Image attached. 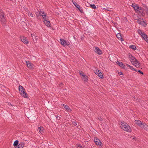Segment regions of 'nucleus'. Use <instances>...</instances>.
Segmentation results:
<instances>
[{
  "label": "nucleus",
  "mask_w": 148,
  "mask_h": 148,
  "mask_svg": "<svg viewBox=\"0 0 148 148\" xmlns=\"http://www.w3.org/2000/svg\"><path fill=\"white\" fill-rule=\"evenodd\" d=\"M120 127L124 131L128 132H130L132 130L130 127L124 121H122L119 123Z\"/></svg>",
  "instance_id": "obj_1"
},
{
  "label": "nucleus",
  "mask_w": 148,
  "mask_h": 148,
  "mask_svg": "<svg viewBox=\"0 0 148 148\" xmlns=\"http://www.w3.org/2000/svg\"><path fill=\"white\" fill-rule=\"evenodd\" d=\"M132 7L134 8L136 12L140 14L142 16L145 15V13L143 12V9L141 7H139L138 5L134 3L132 5Z\"/></svg>",
  "instance_id": "obj_2"
},
{
  "label": "nucleus",
  "mask_w": 148,
  "mask_h": 148,
  "mask_svg": "<svg viewBox=\"0 0 148 148\" xmlns=\"http://www.w3.org/2000/svg\"><path fill=\"white\" fill-rule=\"evenodd\" d=\"M19 90L20 94L24 97L28 98V95L25 92V89L21 86H19Z\"/></svg>",
  "instance_id": "obj_3"
},
{
  "label": "nucleus",
  "mask_w": 148,
  "mask_h": 148,
  "mask_svg": "<svg viewBox=\"0 0 148 148\" xmlns=\"http://www.w3.org/2000/svg\"><path fill=\"white\" fill-rule=\"evenodd\" d=\"M138 34L141 36L142 38L145 40L148 43V36H147L140 29L138 30Z\"/></svg>",
  "instance_id": "obj_4"
},
{
  "label": "nucleus",
  "mask_w": 148,
  "mask_h": 148,
  "mask_svg": "<svg viewBox=\"0 0 148 148\" xmlns=\"http://www.w3.org/2000/svg\"><path fill=\"white\" fill-rule=\"evenodd\" d=\"M60 44L64 47L66 46H69L70 45V43L68 41H66L62 38L60 39Z\"/></svg>",
  "instance_id": "obj_5"
},
{
  "label": "nucleus",
  "mask_w": 148,
  "mask_h": 148,
  "mask_svg": "<svg viewBox=\"0 0 148 148\" xmlns=\"http://www.w3.org/2000/svg\"><path fill=\"white\" fill-rule=\"evenodd\" d=\"M136 20H137V22L138 24L144 27L146 26L147 24L146 22L143 20V18H139L136 19Z\"/></svg>",
  "instance_id": "obj_6"
},
{
  "label": "nucleus",
  "mask_w": 148,
  "mask_h": 148,
  "mask_svg": "<svg viewBox=\"0 0 148 148\" xmlns=\"http://www.w3.org/2000/svg\"><path fill=\"white\" fill-rule=\"evenodd\" d=\"M0 21L3 23H5L6 20L4 16V13L2 10H0Z\"/></svg>",
  "instance_id": "obj_7"
},
{
  "label": "nucleus",
  "mask_w": 148,
  "mask_h": 148,
  "mask_svg": "<svg viewBox=\"0 0 148 148\" xmlns=\"http://www.w3.org/2000/svg\"><path fill=\"white\" fill-rule=\"evenodd\" d=\"M21 40L25 44H28L29 42L27 38L25 36H21L20 37Z\"/></svg>",
  "instance_id": "obj_8"
},
{
  "label": "nucleus",
  "mask_w": 148,
  "mask_h": 148,
  "mask_svg": "<svg viewBox=\"0 0 148 148\" xmlns=\"http://www.w3.org/2000/svg\"><path fill=\"white\" fill-rule=\"evenodd\" d=\"M94 51L96 53L99 55H101L102 53V51L98 47H94Z\"/></svg>",
  "instance_id": "obj_9"
},
{
  "label": "nucleus",
  "mask_w": 148,
  "mask_h": 148,
  "mask_svg": "<svg viewBox=\"0 0 148 148\" xmlns=\"http://www.w3.org/2000/svg\"><path fill=\"white\" fill-rule=\"evenodd\" d=\"M72 2L75 6L78 9L80 12L81 13H82L83 10L82 8H80L79 5H78L75 1H73Z\"/></svg>",
  "instance_id": "obj_10"
},
{
  "label": "nucleus",
  "mask_w": 148,
  "mask_h": 148,
  "mask_svg": "<svg viewBox=\"0 0 148 148\" xmlns=\"http://www.w3.org/2000/svg\"><path fill=\"white\" fill-rule=\"evenodd\" d=\"M130 60L132 63H134L137 60L131 54H129Z\"/></svg>",
  "instance_id": "obj_11"
},
{
  "label": "nucleus",
  "mask_w": 148,
  "mask_h": 148,
  "mask_svg": "<svg viewBox=\"0 0 148 148\" xmlns=\"http://www.w3.org/2000/svg\"><path fill=\"white\" fill-rule=\"evenodd\" d=\"M140 127L146 131H148V125L145 123H142Z\"/></svg>",
  "instance_id": "obj_12"
},
{
  "label": "nucleus",
  "mask_w": 148,
  "mask_h": 148,
  "mask_svg": "<svg viewBox=\"0 0 148 148\" xmlns=\"http://www.w3.org/2000/svg\"><path fill=\"white\" fill-rule=\"evenodd\" d=\"M95 74L99 76L100 78H103V75L102 73L100 72L99 70H96L95 71Z\"/></svg>",
  "instance_id": "obj_13"
},
{
  "label": "nucleus",
  "mask_w": 148,
  "mask_h": 148,
  "mask_svg": "<svg viewBox=\"0 0 148 148\" xmlns=\"http://www.w3.org/2000/svg\"><path fill=\"white\" fill-rule=\"evenodd\" d=\"M94 140L95 143L97 145L99 146L101 145L102 143H101L99 139L97 138H94Z\"/></svg>",
  "instance_id": "obj_14"
},
{
  "label": "nucleus",
  "mask_w": 148,
  "mask_h": 148,
  "mask_svg": "<svg viewBox=\"0 0 148 148\" xmlns=\"http://www.w3.org/2000/svg\"><path fill=\"white\" fill-rule=\"evenodd\" d=\"M26 65H27V66L28 68H30V69H32L33 68V64H32L30 63L29 61H26Z\"/></svg>",
  "instance_id": "obj_15"
},
{
  "label": "nucleus",
  "mask_w": 148,
  "mask_h": 148,
  "mask_svg": "<svg viewBox=\"0 0 148 148\" xmlns=\"http://www.w3.org/2000/svg\"><path fill=\"white\" fill-rule=\"evenodd\" d=\"M44 22L46 25L48 27L51 26V24L49 21H48L47 19H45L44 21Z\"/></svg>",
  "instance_id": "obj_16"
},
{
  "label": "nucleus",
  "mask_w": 148,
  "mask_h": 148,
  "mask_svg": "<svg viewBox=\"0 0 148 148\" xmlns=\"http://www.w3.org/2000/svg\"><path fill=\"white\" fill-rule=\"evenodd\" d=\"M24 146V144L23 142H20V143L18 145L17 148H23Z\"/></svg>",
  "instance_id": "obj_17"
},
{
  "label": "nucleus",
  "mask_w": 148,
  "mask_h": 148,
  "mask_svg": "<svg viewBox=\"0 0 148 148\" xmlns=\"http://www.w3.org/2000/svg\"><path fill=\"white\" fill-rule=\"evenodd\" d=\"M134 122L136 124L140 127L142 123L139 120H135Z\"/></svg>",
  "instance_id": "obj_18"
},
{
  "label": "nucleus",
  "mask_w": 148,
  "mask_h": 148,
  "mask_svg": "<svg viewBox=\"0 0 148 148\" xmlns=\"http://www.w3.org/2000/svg\"><path fill=\"white\" fill-rule=\"evenodd\" d=\"M116 63L117 64H118V65H119L120 66L122 67V68H124V65L123 64L122 62L117 61Z\"/></svg>",
  "instance_id": "obj_19"
},
{
  "label": "nucleus",
  "mask_w": 148,
  "mask_h": 148,
  "mask_svg": "<svg viewBox=\"0 0 148 148\" xmlns=\"http://www.w3.org/2000/svg\"><path fill=\"white\" fill-rule=\"evenodd\" d=\"M117 37L119 39V40H122V37L121 36V33H119L117 34L116 35Z\"/></svg>",
  "instance_id": "obj_20"
},
{
  "label": "nucleus",
  "mask_w": 148,
  "mask_h": 148,
  "mask_svg": "<svg viewBox=\"0 0 148 148\" xmlns=\"http://www.w3.org/2000/svg\"><path fill=\"white\" fill-rule=\"evenodd\" d=\"M33 36H34V39L35 40V41L36 42L37 40V39H38L37 38V36H36V35L34 34H31V36L32 37L34 42H35V40L34 38L33 37Z\"/></svg>",
  "instance_id": "obj_21"
},
{
  "label": "nucleus",
  "mask_w": 148,
  "mask_h": 148,
  "mask_svg": "<svg viewBox=\"0 0 148 148\" xmlns=\"http://www.w3.org/2000/svg\"><path fill=\"white\" fill-rule=\"evenodd\" d=\"M62 106L66 109L68 111H71V110L69 106L64 104H63Z\"/></svg>",
  "instance_id": "obj_22"
},
{
  "label": "nucleus",
  "mask_w": 148,
  "mask_h": 148,
  "mask_svg": "<svg viewBox=\"0 0 148 148\" xmlns=\"http://www.w3.org/2000/svg\"><path fill=\"white\" fill-rule=\"evenodd\" d=\"M134 63V64L135 66L137 68L139 67L140 66V64L139 63L137 60H136V61H135V62Z\"/></svg>",
  "instance_id": "obj_23"
},
{
  "label": "nucleus",
  "mask_w": 148,
  "mask_h": 148,
  "mask_svg": "<svg viewBox=\"0 0 148 148\" xmlns=\"http://www.w3.org/2000/svg\"><path fill=\"white\" fill-rule=\"evenodd\" d=\"M127 67H129L130 69L134 71H137V70L135 69L134 68L133 66H131L127 64Z\"/></svg>",
  "instance_id": "obj_24"
},
{
  "label": "nucleus",
  "mask_w": 148,
  "mask_h": 148,
  "mask_svg": "<svg viewBox=\"0 0 148 148\" xmlns=\"http://www.w3.org/2000/svg\"><path fill=\"white\" fill-rule=\"evenodd\" d=\"M18 141L17 140H16L14 142L13 145L14 147L17 146L18 144Z\"/></svg>",
  "instance_id": "obj_25"
},
{
  "label": "nucleus",
  "mask_w": 148,
  "mask_h": 148,
  "mask_svg": "<svg viewBox=\"0 0 148 148\" xmlns=\"http://www.w3.org/2000/svg\"><path fill=\"white\" fill-rule=\"evenodd\" d=\"M82 75L84 77L83 78V80L85 82H87L88 79L86 75Z\"/></svg>",
  "instance_id": "obj_26"
},
{
  "label": "nucleus",
  "mask_w": 148,
  "mask_h": 148,
  "mask_svg": "<svg viewBox=\"0 0 148 148\" xmlns=\"http://www.w3.org/2000/svg\"><path fill=\"white\" fill-rule=\"evenodd\" d=\"M130 47L133 50H136V46L135 45H132L130 46Z\"/></svg>",
  "instance_id": "obj_27"
},
{
  "label": "nucleus",
  "mask_w": 148,
  "mask_h": 148,
  "mask_svg": "<svg viewBox=\"0 0 148 148\" xmlns=\"http://www.w3.org/2000/svg\"><path fill=\"white\" fill-rule=\"evenodd\" d=\"M39 132L40 133L43 132V128L42 127H38Z\"/></svg>",
  "instance_id": "obj_28"
},
{
  "label": "nucleus",
  "mask_w": 148,
  "mask_h": 148,
  "mask_svg": "<svg viewBox=\"0 0 148 148\" xmlns=\"http://www.w3.org/2000/svg\"><path fill=\"white\" fill-rule=\"evenodd\" d=\"M90 7L91 8L94 9H96L97 8L95 4H92L90 5Z\"/></svg>",
  "instance_id": "obj_29"
},
{
  "label": "nucleus",
  "mask_w": 148,
  "mask_h": 148,
  "mask_svg": "<svg viewBox=\"0 0 148 148\" xmlns=\"http://www.w3.org/2000/svg\"><path fill=\"white\" fill-rule=\"evenodd\" d=\"M42 16L43 17V18L45 19H47V16L45 14H44L42 15Z\"/></svg>",
  "instance_id": "obj_30"
},
{
  "label": "nucleus",
  "mask_w": 148,
  "mask_h": 148,
  "mask_svg": "<svg viewBox=\"0 0 148 148\" xmlns=\"http://www.w3.org/2000/svg\"><path fill=\"white\" fill-rule=\"evenodd\" d=\"M27 13L29 15V16H31L32 17H33V14H32V13L31 12H30L29 11H27Z\"/></svg>",
  "instance_id": "obj_31"
},
{
  "label": "nucleus",
  "mask_w": 148,
  "mask_h": 148,
  "mask_svg": "<svg viewBox=\"0 0 148 148\" xmlns=\"http://www.w3.org/2000/svg\"><path fill=\"white\" fill-rule=\"evenodd\" d=\"M39 13H40V14L41 15V16H42V15L44 14H45V12L43 10L40 11L39 12Z\"/></svg>",
  "instance_id": "obj_32"
},
{
  "label": "nucleus",
  "mask_w": 148,
  "mask_h": 148,
  "mask_svg": "<svg viewBox=\"0 0 148 148\" xmlns=\"http://www.w3.org/2000/svg\"><path fill=\"white\" fill-rule=\"evenodd\" d=\"M137 71L138 73H140L141 74H142V75L143 74V73L142 71H140V70H138V71L137 70Z\"/></svg>",
  "instance_id": "obj_33"
},
{
  "label": "nucleus",
  "mask_w": 148,
  "mask_h": 148,
  "mask_svg": "<svg viewBox=\"0 0 148 148\" xmlns=\"http://www.w3.org/2000/svg\"><path fill=\"white\" fill-rule=\"evenodd\" d=\"M79 73L80 74V75H82L83 74V73L82 71H79Z\"/></svg>",
  "instance_id": "obj_34"
},
{
  "label": "nucleus",
  "mask_w": 148,
  "mask_h": 148,
  "mask_svg": "<svg viewBox=\"0 0 148 148\" xmlns=\"http://www.w3.org/2000/svg\"><path fill=\"white\" fill-rule=\"evenodd\" d=\"M73 124L75 126H76L77 125V123L76 122H73Z\"/></svg>",
  "instance_id": "obj_35"
},
{
  "label": "nucleus",
  "mask_w": 148,
  "mask_h": 148,
  "mask_svg": "<svg viewBox=\"0 0 148 148\" xmlns=\"http://www.w3.org/2000/svg\"><path fill=\"white\" fill-rule=\"evenodd\" d=\"M56 118L57 119L59 120L60 119V117L59 116H58V115H56Z\"/></svg>",
  "instance_id": "obj_36"
},
{
  "label": "nucleus",
  "mask_w": 148,
  "mask_h": 148,
  "mask_svg": "<svg viewBox=\"0 0 148 148\" xmlns=\"http://www.w3.org/2000/svg\"><path fill=\"white\" fill-rule=\"evenodd\" d=\"M118 73L119 75H123V73L121 71L118 72Z\"/></svg>",
  "instance_id": "obj_37"
},
{
  "label": "nucleus",
  "mask_w": 148,
  "mask_h": 148,
  "mask_svg": "<svg viewBox=\"0 0 148 148\" xmlns=\"http://www.w3.org/2000/svg\"><path fill=\"white\" fill-rule=\"evenodd\" d=\"M98 119L100 121H102V119L101 117H99L98 118Z\"/></svg>",
  "instance_id": "obj_38"
},
{
  "label": "nucleus",
  "mask_w": 148,
  "mask_h": 148,
  "mask_svg": "<svg viewBox=\"0 0 148 148\" xmlns=\"http://www.w3.org/2000/svg\"><path fill=\"white\" fill-rule=\"evenodd\" d=\"M78 146L79 147H82V145L81 144H80L78 145Z\"/></svg>",
  "instance_id": "obj_39"
},
{
  "label": "nucleus",
  "mask_w": 148,
  "mask_h": 148,
  "mask_svg": "<svg viewBox=\"0 0 148 148\" xmlns=\"http://www.w3.org/2000/svg\"><path fill=\"white\" fill-rule=\"evenodd\" d=\"M146 11L147 12H148V8H146Z\"/></svg>",
  "instance_id": "obj_40"
},
{
  "label": "nucleus",
  "mask_w": 148,
  "mask_h": 148,
  "mask_svg": "<svg viewBox=\"0 0 148 148\" xmlns=\"http://www.w3.org/2000/svg\"><path fill=\"white\" fill-rule=\"evenodd\" d=\"M133 98H134V99H135V96H133Z\"/></svg>",
  "instance_id": "obj_41"
},
{
  "label": "nucleus",
  "mask_w": 148,
  "mask_h": 148,
  "mask_svg": "<svg viewBox=\"0 0 148 148\" xmlns=\"http://www.w3.org/2000/svg\"><path fill=\"white\" fill-rule=\"evenodd\" d=\"M107 10H108V11H111V10H108V9H107Z\"/></svg>",
  "instance_id": "obj_42"
},
{
  "label": "nucleus",
  "mask_w": 148,
  "mask_h": 148,
  "mask_svg": "<svg viewBox=\"0 0 148 148\" xmlns=\"http://www.w3.org/2000/svg\"><path fill=\"white\" fill-rule=\"evenodd\" d=\"M147 15H148V12H147Z\"/></svg>",
  "instance_id": "obj_43"
},
{
  "label": "nucleus",
  "mask_w": 148,
  "mask_h": 148,
  "mask_svg": "<svg viewBox=\"0 0 148 148\" xmlns=\"http://www.w3.org/2000/svg\"><path fill=\"white\" fill-rule=\"evenodd\" d=\"M33 38H34V36H33Z\"/></svg>",
  "instance_id": "obj_44"
},
{
  "label": "nucleus",
  "mask_w": 148,
  "mask_h": 148,
  "mask_svg": "<svg viewBox=\"0 0 148 148\" xmlns=\"http://www.w3.org/2000/svg\"><path fill=\"white\" fill-rule=\"evenodd\" d=\"M15 148H17V147H15Z\"/></svg>",
  "instance_id": "obj_45"
}]
</instances>
